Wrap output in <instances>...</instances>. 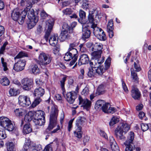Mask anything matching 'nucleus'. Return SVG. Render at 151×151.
I'll list each match as a JSON object with an SVG mask.
<instances>
[{
    "mask_svg": "<svg viewBox=\"0 0 151 151\" xmlns=\"http://www.w3.org/2000/svg\"><path fill=\"white\" fill-rule=\"evenodd\" d=\"M89 0H81L82 5L81 7L83 9L87 10L89 9L90 7Z\"/></svg>",
    "mask_w": 151,
    "mask_h": 151,
    "instance_id": "nucleus-29",
    "label": "nucleus"
},
{
    "mask_svg": "<svg viewBox=\"0 0 151 151\" xmlns=\"http://www.w3.org/2000/svg\"><path fill=\"white\" fill-rule=\"evenodd\" d=\"M51 61V58L47 54L43 52L40 54L38 58V63L42 68V66L50 63Z\"/></svg>",
    "mask_w": 151,
    "mask_h": 151,
    "instance_id": "nucleus-10",
    "label": "nucleus"
},
{
    "mask_svg": "<svg viewBox=\"0 0 151 151\" xmlns=\"http://www.w3.org/2000/svg\"><path fill=\"white\" fill-rule=\"evenodd\" d=\"M141 129L143 131H147L149 129V126L148 124H142L141 125Z\"/></svg>",
    "mask_w": 151,
    "mask_h": 151,
    "instance_id": "nucleus-59",
    "label": "nucleus"
},
{
    "mask_svg": "<svg viewBox=\"0 0 151 151\" xmlns=\"http://www.w3.org/2000/svg\"><path fill=\"white\" fill-rule=\"evenodd\" d=\"M7 150L8 151H15L14 145L13 142H10L8 143L7 145Z\"/></svg>",
    "mask_w": 151,
    "mask_h": 151,
    "instance_id": "nucleus-46",
    "label": "nucleus"
},
{
    "mask_svg": "<svg viewBox=\"0 0 151 151\" xmlns=\"http://www.w3.org/2000/svg\"><path fill=\"white\" fill-rule=\"evenodd\" d=\"M81 127H77L74 133L75 137L78 138H80L82 137V132L81 131Z\"/></svg>",
    "mask_w": 151,
    "mask_h": 151,
    "instance_id": "nucleus-36",
    "label": "nucleus"
},
{
    "mask_svg": "<svg viewBox=\"0 0 151 151\" xmlns=\"http://www.w3.org/2000/svg\"><path fill=\"white\" fill-rule=\"evenodd\" d=\"M89 61V58L86 54L81 55L78 60V64L80 65L88 63Z\"/></svg>",
    "mask_w": 151,
    "mask_h": 151,
    "instance_id": "nucleus-22",
    "label": "nucleus"
},
{
    "mask_svg": "<svg viewBox=\"0 0 151 151\" xmlns=\"http://www.w3.org/2000/svg\"><path fill=\"white\" fill-rule=\"evenodd\" d=\"M66 76L63 77L60 81V85L63 91L65 89V82L66 80Z\"/></svg>",
    "mask_w": 151,
    "mask_h": 151,
    "instance_id": "nucleus-52",
    "label": "nucleus"
},
{
    "mask_svg": "<svg viewBox=\"0 0 151 151\" xmlns=\"http://www.w3.org/2000/svg\"><path fill=\"white\" fill-rule=\"evenodd\" d=\"M78 99L79 104L82 105L83 108L86 109V110H89L91 107V101L86 99H83L81 96H79Z\"/></svg>",
    "mask_w": 151,
    "mask_h": 151,
    "instance_id": "nucleus-14",
    "label": "nucleus"
},
{
    "mask_svg": "<svg viewBox=\"0 0 151 151\" xmlns=\"http://www.w3.org/2000/svg\"><path fill=\"white\" fill-rule=\"evenodd\" d=\"M102 111L105 113H114L116 111V109L111 106L109 103L105 102L104 104L102 106Z\"/></svg>",
    "mask_w": 151,
    "mask_h": 151,
    "instance_id": "nucleus-17",
    "label": "nucleus"
},
{
    "mask_svg": "<svg viewBox=\"0 0 151 151\" xmlns=\"http://www.w3.org/2000/svg\"><path fill=\"white\" fill-rule=\"evenodd\" d=\"M76 98V93L74 91L69 92L66 94V99L70 104H73Z\"/></svg>",
    "mask_w": 151,
    "mask_h": 151,
    "instance_id": "nucleus-21",
    "label": "nucleus"
},
{
    "mask_svg": "<svg viewBox=\"0 0 151 151\" xmlns=\"http://www.w3.org/2000/svg\"><path fill=\"white\" fill-rule=\"evenodd\" d=\"M45 90L44 89L39 87L38 88L35 89L34 92V95L37 98H40L43 96L44 94Z\"/></svg>",
    "mask_w": 151,
    "mask_h": 151,
    "instance_id": "nucleus-23",
    "label": "nucleus"
},
{
    "mask_svg": "<svg viewBox=\"0 0 151 151\" xmlns=\"http://www.w3.org/2000/svg\"><path fill=\"white\" fill-rule=\"evenodd\" d=\"M0 125L9 131H12L14 128L12 121L6 117H1L0 118Z\"/></svg>",
    "mask_w": 151,
    "mask_h": 151,
    "instance_id": "nucleus-7",
    "label": "nucleus"
},
{
    "mask_svg": "<svg viewBox=\"0 0 151 151\" xmlns=\"http://www.w3.org/2000/svg\"><path fill=\"white\" fill-rule=\"evenodd\" d=\"M110 146L112 151H119V147L117 143Z\"/></svg>",
    "mask_w": 151,
    "mask_h": 151,
    "instance_id": "nucleus-55",
    "label": "nucleus"
},
{
    "mask_svg": "<svg viewBox=\"0 0 151 151\" xmlns=\"http://www.w3.org/2000/svg\"><path fill=\"white\" fill-rule=\"evenodd\" d=\"M92 28L93 30V35L95 37L96 36L99 37V34L100 33H101L102 31H104L102 29L97 27V25Z\"/></svg>",
    "mask_w": 151,
    "mask_h": 151,
    "instance_id": "nucleus-32",
    "label": "nucleus"
},
{
    "mask_svg": "<svg viewBox=\"0 0 151 151\" xmlns=\"http://www.w3.org/2000/svg\"><path fill=\"white\" fill-rule=\"evenodd\" d=\"M9 96H15L18 94V90L14 88H11L9 91Z\"/></svg>",
    "mask_w": 151,
    "mask_h": 151,
    "instance_id": "nucleus-45",
    "label": "nucleus"
},
{
    "mask_svg": "<svg viewBox=\"0 0 151 151\" xmlns=\"http://www.w3.org/2000/svg\"><path fill=\"white\" fill-rule=\"evenodd\" d=\"M134 138V134L131 132L129 133L127 140L124 144L126 146L125 151H133L134 150L135 146L133 143Z\"/></svg>",
    "mask_w": 151,
    "mask_h": 151,
    "instance_id": "nucleus-8",
    "label": "nucleus"
},
{
    "mask_svg": "<svg viewBox=\"0 0 151 151\" xmlns=\"http://www.w3.org/2000/svg\"><path fill=\"white\" fill-rule=\"evenodd\" d=\"M32 0H21L20 4L21 6L24 8L23 11H26L27 14L32 6Z\"/></svg>",
    "mask_w": 151,
    "mask_h": 151,
    "instance_id": "nucleus-16",
    "label": "nucleus"
},
{
    "mask_svg": "<svg viewBox=\"0 0 151 151\" xmlns=\"http://www.w3.org/2000/svg\"><path fill=\"white\" fill-rule=\"evenodd\" d=\"M104 89V86L103 85H100L98 88L97 91L99 92V94L100 95L103 93Z\"/></svg>",
    "mask_w": 151,
    "mask_h": 151,
    "instance_id": "nucleus-60",
    "label": "nucleus"
},
{
    "mask_svg": "<svg viewBox=\"0 0 151 151\" xmlns=\"http://www.w3.org/2000/svg\"><path fill=\"white\" fill-rule=\"evenodd\" d=\"M97 62V63L99 65L103 63L104 61L105 58L104 57H101L99 58H98L95 59Z\"/></svg>",
    "mask_w": 151,
    "mask_h": 151,
    "instance_id": "nucleus-62",
    "label": "nucleus"
},
{
    "mask_svg": "<svg viewBox=\"0 0 151 151\" xmlns=\"http://www.w3.org/2000/svg\"><path fill=\"white\" fill-rule=\"evenodd\" d=\"M36 115L37 111H30L25 115L24 120L26 122H29L32 119L33 120L36 116Z\"/></svg>",
    "mask_w": 151,
    "mask_h": 151,
    "instance_id": "nucleus-19",
    "label": "nucleus"
},
{
    "mask_svg": "<svg viewBox=\"0 0 151 151\" xmlns=\"http://www.w3.org/2000/svg\"><path fill=\"white\" fill-rule=\"evenodd\" d=\"M113 23L112 21H109L107 24V30H113Z\"/></svg>",
    "mask_w": 151,
    "mask_h": 151,
    "instance_id": "nucleus-56",
    "label": "nucleus"
},
{
    "mask_svg": "<svg viewBox=\"0 0 151 151\" xmlns=\"http://www.w3.org/2000/svg\"><path fill=\"white\" fill-rule=\"evenodd\" d=\"M86 45L87 47H93V46L97 47L98 46L99 47H103V45L101 44H100L98 43H96L94 45V44L92 42H89L87 43Z\"/></svg>",
    "mask_w": 151,
    "mask_h": 151,
    "instance_id": "nucleus-40",
    "label": "nucleus"
},
{
    "mask_svg": "<svg viewBox=\"0 0 151 151\" xmlns=\"http://www.w3.org/2000/svg\"><path fill=\"white\" fill-rule=\"evenodd\" d=\"M0 65L2 66L4 71H6L8 70L7 63L5 61L4 58L2 57L1 58V64H0Z\"/></svg>",
    "mask_w": 151,
    "mask_h": 151,
    "instance_id": "nucleus-42",
    "label": "nucleus"
},
{
    "mask_svg": "<svg viewBox=\"0 0 151 151\" xmlns=\"http://www.w3.org/2000/svg\"><path fill=\"white\" fill-rule=\"evenodd\" d=\"M25 65V60L20 59L14 64L13 68L16 71H21L24 69Z\"/></svg>",
    "mask_w": 151,
    "mask_h": 151,
    "instance_id": "nucleus-15",
    "label": "nucleus"
},
{
    "mask_svg": "<svg viewBox=\"0 0 151 151\" xmlns=\"http://www.w3.org/2000/svg\"><path fill=\"white\" fill-rule=\"evenodd\" d=\"M22 88L24 90L29 91L33 87V81L32 79L26 78L21 81Z\"/></svg>",
    "mask_w": 151,
    "mask_h": 151,
    "instance_id": "nucleus-11",
    "label": "nucleus"
},
{
    "mask_svg": "<svg viewBox=\"0 0 151 151\" xmlns=\"http://www.w3.org/2000/svg\"><path fill=\"white\" fill-rule=\"evenodd\" d=\"M93 16V15H90V14H88V20L86 21L87 24L90 25L91 28L97 25V24L94 22Z\"/></svg>",
    "mask_w": 151,
    "mask_h": 151,
    "instance_id": "nucleus-25",
    "label": "nucleus"
},
{
    "mask_svg": "<svg viewBox=\"0 0 151 151\" xmlns=\"http://www.w3.org/2000/svg\"><path fill=\"white\" fill-rule=\"evenodd\" d=\"M79 16L80 18H78V22L81 24L83 23V20L85 19L86 17V13L82 9H80L79 12Z\"/></svg>",
    "mask_w": 151,
    "mask_h": 151,
    "instance_id": "nucleus-30",
    "label": "nucleus"
},
{
    "mask_svg": "<svg viewBox=\"0 0 151 151\" xmlns=\"http://www.w3.org/2000/svg\"><path fill=\"white\" fill-rule=\"evenodd\" d=\"M18 103L23 107L29 106L31 104L29 98L27 96L20 95L18 98Z\"/></svg>",
    "mask_w": 151,
    "mask_h": 151,
    "instance_id": "nucleus-13",
    "label": "nucleus"
},
{
    "mask_svg": "<svg viewBox=\"0 0 151 151\" xmlns=\"http://www.w3.org/2000/svg\"><path fill=\"white\" fill-rule=\"evenodd\" d=\"M73 12V11L70 8H67L62 11V12L63 13V15H70L72 14Z\"/></svg>",
    "mask_w": 151,
    "mask_h": 151,
    "instance_id": "nucleus-41",
    "label": "nucleus"
},
{
    "mask_svg": "<svg viewBox=\"0 0 151 151\" xmlns=\"http://www.w3.org/2000/svg\"><path fill=\"white\" fill-rule=\"evenodd\" d=\"M41 101V99L40 98H37L35 99V101L31 105L32 107L34 108L40 104Z\"/></svg>",
    "mask_w": 151,
    "mask_h": 151,
    "instance_id": "nucleus-48",
    "label": "nucleus"
},
{
    "mask_svg": "<svg viewBox=\"0 0 151 151\" xmlns=\"http://www.w3.org/2000/svg\"><path fill=\"white\" fill-rule=\"evenodd\" d=\"M131 96L135 100H139L141 96L140 92L138 89L134 86H132L131 91Z\"/></svg>",
    "mask_w": 151,
    "mask_h": 151,
    "instance_id": "nucleus-20",
    "label": "nucleus"
},
{
    "mask_svg": "<svg viewBox=\"0 0 151 151\" xmlns=\"http://www.w3.org/2000/svg\"><path fill=\"white\" fill-rule=\"evenodd\" d=\"M10 83V82L8 78L4 77L1 80V83L3 86L8 85Z\"/></svg>",
    "mask_w": 151,
    "mask_h": 151,
    "instance_id": "nucleus-44",
    "label": "nucleus"
},
{
    "mask_svg": "<svg viewBox=\"0 0 151 151\" xmlns=\"http://www.w3.org/2000/svg\"><path fill=\"white\" fill-rule=\"evenodd\" d=\"M29 69L34 74H37L40 73V69L37 65L35 64H32L29 67Z\"/></svg>",
    "mask_w": 151,
    "mask_h": 151,
    "instance_id": "nucleus-26",
    "label": "nucleus"
},
{
    "mask_svg": "<svg viewBox=\"0 0 151 151\" xmlns=\"http://www.w3.org/2000/svg\"><path fill=\"white\" fill-rule=\"evenodd\" d=\"M59 37L57 34H54L51 35L49 40V42L50 45L53 47H58Z\"/></svg>",
    "mask_w": 151,
    "mask_h": 151,
    "instance_id": "nucleus-18",
    "label": "nucleus"
},
{
    "mask_svg": "<svg viewBox=\"0 0 151 151\" xmlns=\"http://www.w3.org/2000/svg\"><path fill=\"white\" fill-rule=\"evenodd\" d=\"M99 133L100 134V135L102 136L105 139L108 140V138L107 136V134H106V133L103 131L100 130L99 131Z\"/></svg>",
    "mask_w": 151,
    "mask_h": 151,
    "instance_id": "nucleus-63",
    "label": "nucleus"
},
{
    "mask_svg": "<svg viewBox=\"0 0 151 151\" xmlns=\"http://www.w3.org/2000/svg\"><path fill=\"white\" fill-rule=\"evenodd\" d=\"M85 119L83 117H80L76 121V125L77 127H81L80 125L84 122Z\"/></svg>",
    "mask_w": 151,
    "mask_h": 151,
    "instance_id": "nucleus-38",
    "label": "nucleus"
},
{
    "mask_svg": "<svg viewBox=\"0 0 151 151\" xmlns=\"http://www.w3.org/2000/svg\"><path fill=\"white\" fill-rule=\"evenodd\" d=\"M41 147L39 145L34 144L32 145L31 150L32 151H39L40 150Z\"/></svg>",
    "mask_w": 151,
    "mask_h": 151,
    "instance_id": "nucleus-51",
    "label": "nucleus"
},
{
    "mask_svg": "<svg viewBox=\"0 0 151 151\" xmlns=\"http://www.w3.org/2000/svg\"><path fill=\"white\" fill-rule=\"evenodd\" d=\"M134 67L136 69V71L137 72H139L141 70V68H140L138 63H137L135 62H134Z\"/></svg>",
    "mask_w": 151,
    "mask_h": 151,
    "instance_id": "nucleus-64",
    "label": "nucleus"
},
{
    "mask_svg": "<svg viewBox=\"0 0 151 151\" xmlns=\"http://www.w3.org/2000/svg\"><path fill=\"white\" fill-rule=\"evenodd\" d=\"M102 33H100L99 36H96V37L98 39L103 41H105L106 39V35L104 31H102Z\"/></svg>",
    "mask_w": 151,
    "mask_h": 151,
    "instance_id": "nucleus-47",
    "label": "nucleus"
},
{
    "mask_svg": "<svg viewBox=\"0 0 151 151\" xmlns=\"http://www.w3.org/2000/svg\"><path fill=\"white\" fill-rule=\"evenodd\" d=\"M54 20L53 19L51 18L47 20L46 22V25L48 29H52L54 24Z\"/></svg>",
    "mask_w": 151,
    "mask_h": 151,
    "instance_id": "nucleus-34",
    "label": "nucleus"
},
{
    "mask_svg": "<svg viewBox=\"0 0 151 151\" xmlns=\"http://www.w3.org/2000/svg\"><path fill=\"white\" fill-rule=\"evenodd\" d=\"M91 34L90 30L88 28H83V34L82 38L84 40L88 38Z\"/></svg>",
    "mask_w": 151,
    "mask_h": 151,
    "instance_id": "nucleus-28",
    "label": "nucleus"
},
{
    "mask_svg": "<svg viewBox=\"0 0 151 151\" xmlns=\"http://www.w3.org/2000/svg\"><path fill=\"white\" fill-rule=\"evenodd\" d=\"M27 14L26 11L20 12L18 8H16L12 11L11 17L14 21H17L18 23L20 24L24 22L25 18Z\"/></svg>",
    "mask_w": 151,
    "mask_h": 151,
    "instance_id": "nucleus-2",
    "label": "nucleus"
},
{
    "mask_svg": "<svg viewBox=\"0 0 151 151\" xmlns=\"http://www.w3.org/2000/svg\"><path fill=\"white\" fill-rule=\"evenodd\" d=\"M52 29H47V32H46L44 37L45 40L47 41L48 40L49 37Z\"/></svg>",
    "mask_w": 151,
    "mask_h": 151,
    "instance_id": "nucleus-57",
    "label": "nucleus"
},
{
    "mask_svg": "<svg viewBox=\"0 0 151 151\" xmlns=\"http://www.w3.org/2000/svg\"><path fill=\"white\" fill-rule=\"evenodd\" d=\"M14 113L16 116L21 117L25 115L26 111L22 108H17L14 110Z\"/></svg>",
    "mask_w": 151,
    "mask_h": 151,
    "instance_id": "nucleus-24",
    "label": "nucleus"
},
{
    "mask_svg": "<svg viewBox=\"0 0 151 151\" xmlns=\"http://www.w3.org/2000/svg\"><path fill=\"white\" fill-rule=\"evenodd\" d=\"M32 145V144L30 140L28 139H26L24 146V149L26 151L28 149L31 150Z\"/></svg>",
    "mask_w": 151,
    "mask_h": 151,
    "instance_id": "nucleus-33",
    "label": "nucleus"
},
{
    "mask_svg": "<svg viewBox=\"0 0 151 151\" xmlns=\"http://www.w3.org/2000/svg\"><path fill=\"white\" fill-rule=\"evenodd\" d=\"M130 126L127 124L123 123L121 126H118L115 130V134L119 140L123 141L125 139V137L123 135L124 132H126L129 129Z\"/></svg>",
    "mask_w": 151,
    "mask_h": 151,
    "instance_id": "nucleus-3",
    "label": "nucleus"
},
{
    "mask_svg": "<svg viewBox=\"0 0 151 151\" xmlns=\"http://www.w3.org/2000/svg\"><path fill=\"white\" fill-rule=\"evenodd\" d=\"M102 53L101 49H98L94 51L91 53L92 58L93 59H96L101 57V54Z\"/></svg>",
    "mask_w": 151,
    "mask_h": 151,
    "instance_id": "nucleus-27",
    "label": "nucleus"
},
{
    "mask_svg": "<svg viewBox=\"0 0 151 151\" xmlns=\"http://www.w3.org/2000/svg\"><path fill=\"white\" fill-rule=\"evenodd\" d=\"M119 121V118L116 116H114L111 119L109 122V125L110 126H113L116 124L118 123Z\"/></svg>",
    "mask_w": 151,
    "mask_h": 151,
    "instance_id": "nucleus-37",
    "label": "nucleus"
},
{
    "mask_svg": "<svg viewBox=\"0 0 151 151\" xmlns=\"http://www.w3.org/2000/svg\"><path fill=\"white\" fill-rule=\"evenodd\" d=\"M105 102L103 100H98L95 104V109L96 110H99L101 109H102V106L104 105Z\"/></svg>",
    "mask_w": 151,
    "mask_h": 151,
    "instance_id": "nucleus-31",
    "label": "nucleus"
},
{
    "mask_svg": "<svg viewBox=\"0 0 151 151\" xmlns=\"http://www.w3.org/2000/svg\"><path fill=\"white\" fill-rule=\"evenodd\" d=\"M27 55L24 52H20L14 58V60L17 59L21 58L23 57H27Z\"/></svg>",
    "mask_w": 151,
    "mask_h": 151,
    "instance_id": "nucleus-49",
    "label": "nucleus"
},
{
    "mask_svg": "<svg viewBox=\"0 0 151 151\" xmlns=\"http://www.w3.org/2000/svg\"><path fill=\"white\" fill-rule=\"evenodd\" d=\"M77 23L74 22L72 23L70 26L68 25L66 23H64L63 26V30L60 36L59 40L61 42H63L66 39L69 38V36L68 34V32L69 33L73 32V28L75 27Z\"/></svg>",
    "mask_w": 151,
    "mask_h": 151,
    "instance_id": "nucleus-1",
    "label": "nucleus"
},
{
    "mask_svg": "<svg viewBox=\"0 0 151 151\" xmlns=\"http://www.w3.org/2000/svg\"><path fill=\"white\" fill-rule=\"evenodd\" d=\"M27 17L29 21L27 22L29 29L32 28L36 25L38 20V17L37 15H35L33 9L31 10L28 13Z\"/></svg>",
    "mask_w": 151,
    "mask_h": 151,
    "instance_id": "nucleus-6",
    "label": "nucleus"
},
{
    "mask_svg": "<svg viewBox=\"0 0 151 151\" xmlns=\"http://www.w3.org/2000/svg\"><path fill=\"white\" fill-rule=\"evenodd\" d=\"M32 131V129L29 124H26L24 126L23 132L24 134H27Z\"/></svg>",
    "mask_w": 151,
    "mask_h": 151,
    "instance_id": "nucleus-35",
    "label": "nucleus"
},
{
    "mask_svg": "<svg viewBox=\"0 0 151 151\" xmlns=\"http://www.w3.org/2000/svg\"><path fill=\"white\" fill-rule=\"evenodd\" d=\"M71 48L72 50H70V52H66L64 57V60L66 61L72 59L70 63V65H72L75 63L77 60L78 57L77 49L74 48Z\"/></svg>",
    "mask_w": 151,
    "mask_h": 151,
    "instance_id": "nucleus-5",
    "label": "nucleus"
},
{
    "mask_svg": "<svg viewBox=\"0 0 151 151\" xmlns=\"http://www.w3.org/2000/svg\"><path fill=\"white\" fill-rule=\"evenodd\" d=\"M111 61V58L110 57H109L106 60L105 62V68H104V67L101 66H98L96 70V73L98 74L99 75H102L105 70H107L109 68L110 65Z\"/></svg>",
    "mask_w": 151,
    "mask_h": 151,
    "instance_id": "nucleus-12",
    "label": "nucleus"
},
{
    "mask_svg": "<svg viewBox=\"0 0 151 151\" xmlns=\"http://www.w3.org/2000/svg\"><path fill=\"white\" fill-rule=\"evenodd\" d=\"M89 92V90L88 88L87 87H85L82 91L81 94L82 95L86 96L88 94Z\"/></svg>",
    "mask_w": 151,
    "mask_h": 151,
    "instance_id": "nucleus-58",
    "label": "nucleus"
},
{
    "mask_svg": "<svg viewBox=\"0 0 151 151\" xmlns=\"http://www.w3.org/2000/svg\"><path fill=\"white\" fill-rule=\"evenodd\" d=\"M95 75L94 71L92 68L89 69V70L88 73V76L91 78L94 77Z\"/></svg>",
    "mask_w": 151,
    "mask_h": 151,
    "instance_id": "nucleus-53",
    "label": "nucleus"
},
{
    "mask_svg": "<svg viewBox=\"0 0 151 151\" xmlns=\"http://www.w3.org/2000/svg\"><path fill=\"white\" fill-rule=\"evenodd\" d=\"M58 114V110L57 106H53L51 108L50 116V122L48 129L51 130L56 126L57 119Z\"/></svg>",
    "mask_w": 151,
    "mask_h": 151,
    "instance_id": "nucleus-4",
    "label": "nucleus"
},
{
    "mask_svg": "<svg viewBox=\"0 0 151 151\" xmlns=\"http://www.w3.org/2000/svg\"><path fill=\"white\" fill-rule=\"evenodd\" d=\"M109 141L110 146H111V145H115L116 144V143L114 138L113 136H109Z\"/></svg>",
    "mask_w": 151,
    "mask_h": 151,
    "instance_id": "nucleus-61",
    "label": "nucleus"
},
{
    "mask_svg": "<svg viewBox=\"0 0 151 151\" xmlns=\"http://www.w3.org/2000/svg\"><path fill=\"white\" fill-rule=\"evenodd\" d=\"M6 137V134L5 130L0 128V139H2Z\"/></svg>",
    "mask_w": 151,
    "mask_h": 151,
    "instance_id": "nucleus-50",
    "label": "nucleus"
},
{
    "mask_svg": "<svg viewBox=\"0 0 151 151\" xmlns=\"http://www.w3.org/2000/svg\"><path fill=\"white\" fill-rule=\"evenodd\" d=\"M99 11L97 9H93L92 11H89V14L90 15H93V14L94 13L96 14L95 16L96 17H99Z\"/></svg>",
    "mask_w": 151,
    "mask_h": 151,
    "instance_id": "nucleus-54",
    "label": "nucleus"
},
{
    "mask_svg": "<svg viewBox=\"0 0 151 151\" xmlns=\"http://www.w3.org/2000/svg\"><path fill=\"white\" fill-rule=\"evenodd\" d=\"M45 112L41 110L37 111L36 116L33 120L35 124L37 125L42 126L45 123Z\"/></svg>",
    "mask_w": 151,
    "mask_h": 151,
    "instance_id": "nucleus-9",
    "label": "nucleus"
},
{
    "mask_svg": "<svg viewBox=\"0 0 151 151\" xmlns=\"http://www.w3.org/2000/svg\"><path fill=\"white\" fill-rule=\"evenodd\" d=\"M92 62H90L89 65L92 68H96L100 66L97 63V61L95 59H93Z\"/></svg>",
    "mask_w": 151,
    "mask_h": 151,
    "instance_id": "nucleus-43",
    "label": "nucleus"
},
{
    "mask_svg": "<svg viewBox=\"0 0 151 151\" xmlns=\"http://www.w3.org/2000/svg\"><path fill=\"white\" fill-rule=\"evenodd\" d=\"M130 70L131 71V76L132 79L134 80L135 82H138V78L137 76V74L134 72L133 68H131Z\"/></svg>",
    "mask_w": 151,
    "mask_h": 151,
    "instance_id": "nucleus-39",
    "label": "nucleus"
}]
</instances>
